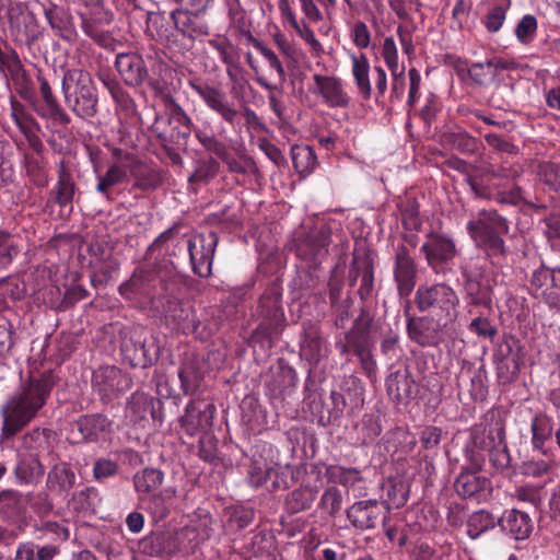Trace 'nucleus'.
Segmentation results:
<instances>
[{
    "label": "nucleus",
    "instance_id": "obj_3",
    "mask_svg": "<svg viewBox=\"0 0 560 560\" xmlns=\"http://www.w3.org/2000/svg\"><path fill=\"white\" fill-rule=\"evenodd\" d=\"M183 285L179 279L158 277L151 269H139L130 280L119 287L121 295L128 300L141 301L154 313L162 315L178 328L196 326L195 310L190 302L182 299Z\"/></svg>",
    "mask_w": 560,
    "mask_h": 560
},
{
    "label": "nucleus",
    "instance_id": "obj_27",
    "mask_svg": "<svg viewBox=\"0 0 560 560\" xmlns=\"http://www.w3.org/2000/svg\"><path fill=\"white\" fill-rule=\"evenodd\" d=\"M176 491L173 488L163 489L141 500L143 508L155 521L163 520L170 513Z\"/></svg>",
    "mask_w": 560,
    "mask_h": 560
},
{
    "label": "nucleus",
    "instance_id": "obj_13",
    "mask_svg": "<svg viewBox=\"0 0 560 560\" xmlns=\"http://www.w3.org/2000/svg\"><path fill=\"white\" fill-rule=\"evenodd\" d=\"M330 243V232L326 226L314 231L307 236L296 249L298 256L306 266L316 268L327 254V247Z\"/></svg>",
    "mask_w": 560,
    "mask_h": 560
},
{
    "label": "nucleus",
    "instance_id": "obj_2",
    "mask_svg": "<svg viewBox=\"0 0 560 560\" xmlns=\"http://www.w3.org/2000/svg\"><path fill=\"white\" fill-rule=\"evenodd\" d=\"M183 285L179 279L158 277L151 269H139L130 280L119 287L121 295L128 300L141 301L154 313L162 315L178 328L196 326L195 310L190 302L182 299Z\"/></svg>",
    "mask_w": 560,
    "mask_h": 560
},
{
    "label": "nucleus",
    "instance_id": "obj_53",
    "mask_svg": "<svg viewBox=\"0 0 560 560\" xmlns=\"http://www.w3.org/2000/svg\"><path fill=\"white\" fill-rule=\"evenodd\" d=\"M537 31V19L532 14L524 15L515 27L516 38L524 45L529 44Z\"/></svg>",
    "mask_w": 560,
    "mask_h": 560
},
{
    "label": "nucleus",
    "instance_id": "obj_9",
    "mask_svg": "<svg viewBox=\"0 0 560 560\" xmlns=\"http://www.w3.org/2000/svg\"><path fill=\"white\" fill-rule=\"evenodd\" d=\"M218 236L214 232L199 233L190 236L188 241V252L192 270L199 277L211 275L212 262Z\"/></svg>",
    "mask_w": 560,
    "mask_h": 560
},
{
    "label": "nucleus",
    "instance_id": "obj_56",
    "mask_svg": "<svg viewBox=\"0 0 560 560\" xmlns=\"http://www.w3.org/2000/svg\"><path fill=\"white\" fill-rule=\"evenodd\" d=\"M341 502L340 491L335 487H330L324 491L319 505L329 515H335L341 509Z\"/></svg>",
    "mask_w": 560,
    "mask_h": 560
},
{
    "label": "nucleus",
    "instance_id": "obj_43",
    "mask_svg": "<svg viewBox=\"0 0 560 560\" xmlns=\"http://www.w3.org/2000/svg\"><path fill=\"white\" fill-rule=\"evenodd\" d=\"M55 195L54 199L61 207L72 202L74 195V183L71 174L65 168L63 164L60 165L58 172V182L56 188L51 191Z\"/></svg>",
    "mask_w": 560,
    "mask_h": 560
},
{
    "label": "nucleus",
    "instance_id": "obj_60",
    "mask_svg": "<svg viewBox=\"0 0 560 560\" xmlns=\"http://www.w3.org/2000/svg\"><path fill=\"white\" fill-rule=\"evenodd\" d=\"M42 530L57 541H66L70 536L69 528L59 522H45L42 525Z\"/></svg>",
    "mask_w": 560,
    "mask_h": 560
},
{
    "label": "nucleus",
    "instance_id": "obj_16",
    "mask_svg": "<svg viewBox=\"0 0 560 560\" xmlns=\"http://www.w3.org/2000/svg\"><path fill=\"white\" fill-rule=\"evenodd\" d=\"M16 145L24 154V166L27 176L37 187H46L48 175L40 155L43 142H16Z\"/></svg>",
    "mask_w": 560,
    "mask_h": 560
},
{
    "label": "nucleus",
    "instance_id": "obj_59",
    "mask_svg": "<svg viewBox=\"0 0 560 560\" xmlns=\"http://www.w3.org/2000/svg\"><path fill=\"white\" fill-rule=\"evenodd\" d=\"M12 346V326L7 318L0 317V358L10 351Z\"/></svg>",
    "mask_w": 560,
    "mask_h": 560
},
{
    "label": "nucleus",
    "instance_id": "obj_17",
    "mask_svg": "<svg viewBox=\"0 0 560 560\" xmlns=\"http://www.w3.org/2000/svg\"><path fill=\"white\" fill-rule=\"evenodd\" d=\"M9 24L15 33V40H20L27 48H32L42 36L40 26L32 12H20L14 15V9H10Z\"/></svg>",
    "mask_w": 560,
    "mask_h": 560
},
{
    "label": "nucleus",
    "instance_id": "obj_18",
    "mask_svg": "<svg viewBox=\"0 0 560 560\" xmlns=\"http://www.w3.org/2000/svg\"><path fill=\"white\" fill-rule=\"evenodd\" d=\"M282 467L275 463L253 459L248 469L247 480L255 488L262 487L271 480L272 489H284L288 482L280 476Z\"/></svg>",
    "mask_w": 560,
    "mask_h": 560
},
{
    "label": "nucleus",
    "instance_id": "obj_46",
    "mask_svg": "<svg viewBox=\"0 0 560 560\" xmlns=\"http://www.w3.org/2000/svg\"><path fill=\"white\" fill-rule=\"evenodd\" d=\"M180 388L185 395L194 394L202 383V373L192 364H187L178 372Z\"/></svg>",
    "mask_w": 560,
    "mask_h": 560
},
{
    "label": "nucleus",
    "instance_id": "obj_6",
    "mask_svg": "<svg viewBox=\"0 0 560 560\" xmlns=\"http://www.w3.org/2000/svg\"><path fill=\"white\" fill-rule=\"evenodd\" d=\"M467 231L477 247L489 257L503 256V235L509 233L508 221L494 210H481L467 223Z\"/></svg>",
    "mask_w": 560,
    "mask_h": 560
},
{
    "label": "nucleus",
    "instance_id": "obj_57",
    "mask_svg": "<svg viewBox=\"0 0 560 560\" xmlns=\"http://www.w3.org/2000/svg\"><path fill=\"white\" fill-rule=\"evenodd\" d=\"M382 56L393 72V75H396V71H398V55L393 37H386L384 39Z\"/></svg>",
    "mask_w": 560,
    "mask_h": 560
},
{
    "label": "nucleus",
    "instance_id": "obj_19",
    "mask_svg": "<svg viewBox=\"0 0 560 560\" xmlns=\"http://www.w3.org/2000/svg\"><path fill=\"white\" fill-rule=\"evenodd\" d=\"M430 266L446 262L456 256V246L453 238L443 234H430L421 246Z\"/></svg>",
    "mask_w": 560,
    "mask_h": 560
},
{
    "label": "nucleus",
    "instance_id": "obj_49",
    "mask_svg": "<svg viewBox=\"0 0 560 560\" xmlns=\"http://www.w3.org/2000/svg\"><path fill=\"white\" fill-rule=\"evenodd\" d=\"M24 500L30 504L33 512L42 517L49 515L54 509V504L46 491L30 492Z\"/></svg>",
    "mask_w": 560,
    "mask_h": 560
},
{
    "label": "nucleus",
    "instance_id": "obj_30",
    "mask_svg": "<svg viewBox=\"0 0 560 560\" xmlns=\"http://www.w3.org/2000/svg\"><path fill=\"white\" fill-rule=\"evenodd\" d=\"M37 80L39 82V92L45 106L44 115H47L48 117L61 124H68L70 118L59 106L46 78L38 74Z\"/></svg>",
    "mask_w": 560,
    "mask_h": 560
},
{
    "label": "nucleus",
    "instance_id": "obj_55",
    "mask_svg": "<svg viewBox=\"0 0 560 560\" xmlns=\"http://www.w3.org/2000/svg\"><path fill=\"white\" fill-rule=\"evenodd\" d=\"M533 444L535 447H542L545 441L551 434V428L547 418L536 416L532 421Z\"/></svg>",
    "mask_w": 560,
    "mask_h": 560
},
{
    "label": "nucleus",
    "instance_id": "obj_61",
    "mask_svg": "<svg viewBox=\"0 0 560 560\" xmlns=\"http://www.w3.org/2000/svg\"><path fill=\"white\" fill-rule=\"evenodd\" d=\"M199 456L206 462H213L217 458L215 441L212 436H202L199 440Z\"/></svg>",
    "mask_w": 560,
    "mask_h": 560
},
{
    "label": "nucleus",
    "instance_id": "obj_42",
    "mask_svg": "<svg viewBox=\"0 0 560 560\" xmlns=\"http://www.w3.org/2000/svg\"><path fill=\"white\" fill-rule=\"evenodd\" d=\"M370 63L365 55L352 56V74L361 95L368 100L371 97V84L369 79Z\"/></svg>",
    "mask_w": 560,
    "mask_h": 560
},
{
    "label": "nucleus",
    "instance_id": "obj_12",
    "mask_svg": "<svg viewBox=\"0 0 560 560\" xmlns=\"http://www.w3.org/2000/svg\"><path fill=\"white\" fill-rule=\"evenodd\" d=\"M125 44L107 36V52L115 54V69L128 85H137L142 81L141 59L131 52L120 51Z\"/></svg>",
    "mask_w": 560,
    "mask_h": 560
},
{
    "label": "nucleus",
    "instance_id": "obj_4",
    "mask_svg": "<svg viewBox=\"0 0 560 560\" xmlns=\"http://www.w3.org/2000/svg\"><path fill=\"white\" fill-rule=\"evenodd\" d=\"M55 385V376L50 371L31 375L21 384L1 408V441L11 440L37 417Z\"/></svg>",
    "mask_w": 560,
    "mask_h": 560
},
{
    "label": "nucleus",
    "instance_id": "obj_26",
    "mask_svg": "<svg viewBox=\"0 0 560 560\" xmlns=\"http://www.w3.org/2000/svg\"><path fill=\"white\" fill-rule=\"evenodd\" d=\"M74 483L75 475L67 463L56 464L47 474L46 489L52 493H67Z\"/></svg>",
    "mask_w": 560,
    "mask_h": 560
},
{
    "label": "nucleus",
    "instance_id": "obj_33",
    "mask_svg": "<svg viewBox=\"0 0 560 560\" xmlns=\"http://www.w3.org/2000/svg\"><path fill=\"white\" fill-rule=\"evenodd\" d=\"M164 475L160 469L145 468L135 476V487L140 500L155 493L163 482Z\"/></svg>",
    "mask_w": 560,
    "mask_h": 560
},
{
    "label": "nucleus",
    "instance_id": "obj_50",
    "mask_svg": "<svg viewBox=\"0 0 560 560\" xmlns=\"http://www.w3.org/2000/svg\"><path fill=\"white\" fill-rule=\"evenodd\" d=\"M246 37L247 40L267 59L269 66L277 71L279 78L284 80V69L275 51L268 48L261 40L254 37L250 32H247Z\"/></svg>",
    "mask_w": 560,
    "mask_h": 560
},
{
    "label": "nucleus",
    "instance_id": "obj_52",
    "mask_svg": "<svg viewBox=\"0 0 560 560\" xmlns=\"http://www.w3.org/2000/svg\"><path fill=\"white\" fill-rule=\"evenodd\" d=\"M538 175L540 179L551 187L560 197V164L542 163L539 165Z\"/></svg>",
    "mask_w": 560,
    "mask_h": 560
},
{
    "label": "nucleus",
    "instance_id": "obj_38",
    "mask_svg": "<svg viewBox=\"0 0 560 560\" xmlns=\"http://www.w3.org/2000/svg\"><path fill=\"white\" fill-rule=\"evenodd\" d=\"M9 84L12 81L16 93L20 97L31 104L36 103V93L33 85V81L25 69V67H21L19 70L14 71L11 75L4 79Z\"/></svg>",
    "mask_w": 560,
    "mask_h": 560
},
{
    "label": "nucleus",
    "instance_id": "obj_58",
    "mask_svg": "<svg viewBox=\"0 0 560 560\" xmlns=\"http://www.w3.org/2000/svg\"><path fill=\"white\" fill-rule=\"evenodd\" d=\"M351 38L354 45L361 49L369 47L371 42V34L368 26L362 21H357L351 31Z\"/></svg>",
    "mask_w": 560,
    "mask_h": 560
},
{
    "label": "nucleus",
    "instance_id": "obj_21",
    "mask_svg": "<svg viewBox=\"0 0 560 560\" xmlns=\"http://www.w3.org/2000/svg\"><path fill=\"white\" fill-rule=\"evenodd\" d=\"M381 514V505L373 499L354 502L347 511L349 521L359 529L373 528Z\"/></svg>",
    "mask_w": 560,
    "mask_h": 560
},
{
    "label": "nucleus",
    "instance_id": "obj_14",
    "mask_svg": "<svg viewBox=\"0 0 560 560\" xmlns=\"http://www.w3.org/2000/svg\"><path fill=\"white\" fill-rule=\"evenodd\" d=\"M189 85L213 112L219 114L225 121L234 122L238 113L226 101L224 92L205 82L190 81Z\"/></svg>",
    "mask_w": 560,
    "mask_h": 560
},
{
    "label": "nucleus",
    "instance_id": "obj_31",
    "mask_svg": "<svg viewBox=\"0 0 560 560\" xmlns=\"http://www.w3.org/2000/svg\"><path fill=\"white\" fill-rule=\"evenodd\" d=\"M290 152L293 165L299 173L308 174L316 166L314 149L307 142H295L291 145Z\"/></svg>",
    "mask_w": 560,
    "mask_h": 560
},
{
    "label": "nucleus",
    "instance_id": "obj_5",
    "mask_svg": "<svg viewBox=\"0 0 560 560\" xmlns=\"http://www.w3.org/2000/svg\"><path fill=\"white\" fill-rule=\"evenodd\" d=\"M415 303L420 312L431 315L438 329H447L457 319L459 299L445 283L419 285Z\"/></svg>",
    "mask_w": 560,
    "mask_h": 560
},
{
    "label": "nucleus",
    "instance_id": "obj_47",
    "mask_svg": "<svg viewBox=\"0 0 560 560\" xmlns=\"http://www.w3.org/2000/svg\"><path fill=\"white\" fill-rule=\"evenodd\" d=\"M19 253L20 249L13 236L9 232L0 230V270L7 269Z\"/></svg>",
    "mask_w": 560,
    "mask_h": 560
},
{
    "label": "nucleus",
    "instance_id": "obj_37",
    "mask_svg": "<svg viewBox=\"0 0 560 560\" xmlns=\"http://www.w3.org/2000/svg\"><path fill=\"white\" fill-rule=\"evenodd\" d=\"M49 293L51 299L48 300V303L51 308L57 311H66L86 296L85 290L79 288L66 290L62 294L58 287H51Z\"/></svg>",
    "mask_w": 560,
    "mask_h": 560
},
{
    "label": "nucleus",
    "instance_id": "obj_40",
    "mask_svg": "<svg viewBox=\"0 0 560 560\" xmlns=\"http://www.w3.org/2000/svg\"><path fill=\"white\" fill-rule=\"evenodd\" d=\"M23 66L15 48L7 39L0 37V74L7 79Z\"/></svg>",
    "mask_w": 560,
    "mask_h": 560
},
{
    "label": "nucleus",
    "instance_id": "obj_51",
    "mask_svg": "<svg viewBox=\"0 0 560 560\" xmlns=\"http://www.w3.org/2000/svg\"><path fill=\"white\" fill-rule=\"evenodd\" d=\"M316 492L311 488H301L290 494L289 505L292 512L310 509L314 502Z\"/></svg>",
    "mask_w": 560,
    "mask_h": 560
},
{
    "label": "nucleus",
    "instance_id": "obj_11",
    "mask_svg": "<svg viewBox=\"0 0 560 560\" xmlns=\"http://www.w3.org/2000/svg\"><path fill=\"white\" fill-rule=\"evenodd\" d=\"M215 411L213 404L192 399L185 408V413L179 420L180 425L188 435L194 436L211 428Z\"/></svg>",
    "mask_w": 560,
    "mask_h": 560
},
{
    "label": "nucleus",
    "instance_id": "obj_39",
    "mask_svg": "<svg viewBox=\"0 0 560 560\" xmlns=\"http://www.w3.org/2000/svg\"><path fill=\"white\" fill-rule=\"evenodd\" d=\"M75 427L84 441H96L105 431V417L102 415H85L80 417Z\"/></svg>",
    "mask_w": 560,
    "mask_h": 560
},
{
    "label": "nucleus",
    "instance_id": "obj_62",
    "mask_svg": "<svg viewBox=\"0 0 560 560\" xmlns=\"http://www.w3.org/2000/svg\"><path fill=\"white\" fill-rule=\"evenodd\" d=\"M469 329L480 337H493L497 332L488 318L476 317L469 325Z\"/></svg>",
    "mask_w": 560,
    "mask_h": 560
},
{
    "label": "nucleus",
    "instance_id": "obj_20",
    "mask_svg": "<svg viewBox=\"0 0 560 560\" xmlns=\"http://www.w3.org/2000/svg\"><path fill=\"white\" fill-rule=\"evenodd\" d=\"M89 13L81 14L84 34L100 47H105V10L103 0H91Z\"/></svg>",
    "mask_w": 560,
    "mask_h": 560
},
{
    "label": "nucleus",
    "instance_id": "obj_45",
    "mask_svg": "<svg viewBox=\"0 0 560 560\" xmlns=\"http://www.w3.org/2000/svg\"><path fill=\"white\" fill-rule=\"evenodd\" d=\"M467 293L471 303L476 305H489L491 303V283L487 278H469L467 280Z\"/></svg>",
    "mask_w": 560,
    "mask_h": 560
},
{
    "label": "nucleus",
    "instance_id": "obj_10",
    "mask_svg": "<svg viewBox=\"0 0 560 560\" xmlns=\"http://www.w3.org/2000/svg\"><path fill=\"white\" fill-rule=\"evenodd\" d=\"M530 289L549 308L560 312V268L541 266L536 269L530 278Z\"/></svg>",
    "mask_w": 560,
    "mask_h": 560
},
{
    "label": "nucleus",
    "instance_id": "obj_25",
    "mask_svg": "<svg viewBox=\"0 0 560 560\" xmlns=\"http://www.w3.org/2000/svg\"><path fill=\"white\" fill-rule=\"evenodd\" d=\"M13 474L20 485L37 483L45 474V467L36 455L19 456Z\"/></svg>",
    "mask_w": 560,
    "mask_h": 560
},
{
    "label": "nucleus",
    "instance_id": "obj_7",
    "mask_svg": "<svg viewBox=\"0 0 560 560\" xmlns=\"http://www.w3.org/2000/svg\"><path fill=\"white\" fill-rule=\"evenodd\" d=\"M62 92L67 105L80 117H93L97 110V92L89 72L69 69L62 77Z\"/></svg>",
    "mask_w": 560,
    "mask_h": 560
},
{
    "label": "nucleus",
    "instance_id": "obj_8",
    "mask_svg": "<svg viewBox=\"0 0 560 560\" xmlns=\"http://www.w3.org/2000/svg\"><path fill=\"white\" fill-rule=\"evenodd\" d=\"M203 13L184 9H174L171 12L170 18L174 25L176 38L180 36L187 42L182 44L184 48L190 49L196 40H202L203 37L210 35V25L203 18Z\"/></svg>",
    "mask_w": 560,
    "mask_h": 560
},
{
    "label": "nucleus",
    "instance_id": "obj_36",
    "mask_svg": "<svg viewBox=\"0 0 560 560\" xmlns=\"http://www.w3.org/2000/svg\"><path fill=\"white\" fill-rule=\"evenodd\" d=\"M280 10L295 32L311 46L312 50L317 54L323 50V46L316 38L314 31L305 23L304 20L300 22L296 20L289 2H287V5H283V8H280Z\"/></svg>",
    "mask_w": 560,
    "mask_h": 560
},
{
    "label": "nucleus",
    "instance_id": "obj_54",
    "mask_svg": "<svg viewBox=\"0 0 560 560\" xmlns=\"http://www.w3.org/2000/svg\"><path fill=\"white\" fill-rule=\"evenodd\" d=\"M166 20L163 15L155 16L152 22L151 26L156 32V38L164 44L165 46L172 48V47H179V38H176V33H170L168 28L166 26Z\"/></svg>",
    "mask_w": 560,
    "mask_h": 560
},
{
    "label": "nucleus",
    "instance_id": "obj_41",
    "mask_svg": "<svg viewBox=\"0 0 560 560\" xmlns=\"http://www.w3.org/2000/svg\"><path fill=\"white\" fill-rule=\"evenodd\" d=\"M498 520L490 512L480 510L472 513L467 520V535L471 539H477L485 532L493 528Z\"/></svg>",
    "mask_w": 560,
    "mask_h": 560
},
{
    "label": "nucleus",
    "instance_id": "obj_22",
    "mask_svg": "<svg viewBox=\"0 0 560 560\" xmlns=\"http://www.w3.org/2000/svg\"><path fill=\"white\" fill-rule=\"evenodd\" d=\"M395 280L401 296H408L416 284V267L406 248L400 249L395 260Z\"/></svg>",
    "mask_w": 560,
    "mask_h": 560
},
{
    "label": "nucleus",
    "instance_id": "obj_63",
    "mask_svg": "<svg viewBox=\"0 0 560 560\" xmlns=\"http://www.w3.org/2000/svg\"><path fill=\"white\" fill-rule=\"evenodd\" d=\"M547 231L546 234L551 243V246L560 250V219L559 218H547L546 220Z\"/></svg>",
    "mask_w": 560,
    "mask_h": 560
},
{
    "label": "nucleus",
    "instance_id": "obj_64",
    "mask_svg": "<svg viewBox=\"0 0 560 560\" xmlns=\"http://www.w3.org/2000/svg\"><path fill=\"white\" fill-rule=\"evenodd\" d=\"M442 432L436 427L425 428L421 433V442L425 448L436 446L441 441Z\"/></svg>",
    "mask_w": 560,
    "mask_h": 560
},
{
    "label": "nucleus",
    "instance_id": "obj_1",
    "mask_svg": "<svg viewBox=\"0 0 560 560\" xmlns=\"http://www.w3.org/2000/svg\"><path fill=\"white\" fill-rule=\"evenodd\" d=\"M487 427L482 432L474 430L465 446V457L472 470L464 469L455 481L456 492L464 498L482 500L490 492V481L478 475L486 456L497 469H504L510 465V454L505 443V428L501 417L494 412L486 416Z\"/></svg>",
    "mask_w": 560,
    "mask_h": 560
},
{
    "label": "nucleus",
    "instance_id": "obj_34",
    "mask_svg": "<svg viewBox=\"0 0 560 560\" xmlns=\"http://www.w3.org/2000/svg\"><path fill=\"white\" fill-rule=\"evenodd\" d=\"M385 500L388 509L402 506L409 497V485L401 478H390L384 485Z\"/></svg>",
    "mask_w": 560,
    "mask_h": 560
},
{
    "label": "nucleus",
    "instance_id": "obj_29",
    "mask_svg": "<svg viewBox=\"0 0 560 560\" xmlns=\"http://www.w3.org/2000/svg\"><path fill=\"white\" fill-rule=\"evenodd\" d=\"M58 553L59 549L54 545L40 546L26 541L19 544L12 560H54Z\"/></svg>",
    "mask_w": 560,
    "mask_h": 560
},
{
    "label": "nucleus",
    "instance_id": "obj_15",
    "mask_svg": "<svg viewBox=\"0 0 560 560\" xmlns=\"http://www.w3.org/2000/svg\"><path fill=\"white\" fill-rule=\"evenodd\" d=\"M315 89L313 93L320 95L329 107L346 108L350 104V96L343 91L341 80L336 77L314 74Z\"/></svg>",
    "mask_w": 560,
    "mask_h": 560
},
{
    "label": "nucleus",
    "instance_id": "obj_28",
    "mask_svg": "<svg viewBox=\"0 0 560 560\" xmlns=\"http://www.w3.org/2000/svg\"><path fill=\"white\" fill-rule=\"evenodd\" d=\"M481 4L487 7V13L481 20L482 24L489 33H498L511 8V0H481Z\"/></svg>",
    "mask_w": 560,
    "mask_h": 560
},
{
    "label": "nucleus",
    "instance_id": "obj_24",
    "mask_svg": "<svg viewBox=\"0 0 560 560\" xmlns=\"http://www.w3.org/2000/svg\"><path fill=\"white\" fill-rule=\"evenodd\" d=\"M45 16L50 27L68 43H73L78 36L70 13L62 7L52 5L45 10Z\"/></svg>",
    "mask_w": 560,
    "mask_h": 560
},
{
    "label": "nucleus",
    "instance_id": "obj_48",
    "mask_svg": "<svg viewBox=\"0 0 560 560\" xmlns=\"http://www.w3.org/2000/svg\"><path fill=\"white\" fill-rule=\"evenodd\" d=\"M97 498V490L94 488H86L78 493H74L68 505L77 512H95V500Z\"/></svg>",
    "mask_w": 560,
    "mask_h": 560
},
{
    "label": "nucleus",
    "instance_id": "obj_35",
    "mask_svg": "<svg viewBox=\"0 0 560 560\" xmlns=\"http://www.w3.org/2000/svg\"><path fill=\"white\" fill-rule=\"evenodd\" d=\"M50 431L48 429L34 428L25 433L22 439L23 447L30 451L28 455H36L37 458L50 450Z\"/></svg>",
    "mask_w": 560,
    "mask_h": 560
},
{
    "label": "nucleus",
    "instance_id": "obj_44",
    "mask_svg": "<svg viewBox=\"0 0 560 560\" xmlns=\"http://www.w3.org/2000/svg\"><path fill=\"white\" fill-rule=\"evenodd\" d=\"M407 330L410 339L420 346H432L436 341L435 334L440 329L435 326V329L431 331L428 320L424 318H418L408 322Z\"/></svg>",
    "mask_w": 560,
    "mask_h": 560
},
{
    "label": "nucleus",
    "instance_id": "obj_23",
    "mask_svg": "<svg viewBox=\"0 0 560 560\" xmlns=\"http://www.w3.org/2000/svg\"><path fill=\"white\" fill-rule=\"evenodd\" d=\"M501 528L516 540L526 539L532 532V521L526 513L518 510L506 511L501 518L498 520Z\"/></svg>",
    "mask_w": 560,
    "mask_h": 560
},
{
    "label": "nucleus",
    "instance_id": "obj_32",
    "mask_svg": "<svg viewBox=\"0 0 560 560\" xmlns=\"http://www.w3.org/2000/svg\"><path fill=\"white\" fill-rule=\"evenodd\" d=\"M25 511V500L19 491H0V515L7 520H16Z\"/></svg>",
    "mask_w": 560,
    "mask_h": 560
}]
</instances>
